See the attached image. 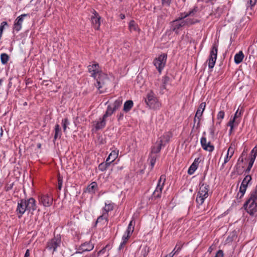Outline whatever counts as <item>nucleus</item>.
<instances>
[{
	"instance_id": "obj_1",
	"label": "nucleus",
	"mask_w": 257,
	"mask_h": 257,
	"mask_svg": "<svg viewBox=\"0 0 257 257\" xmlns=\"http://www.w3.org/2000/svg\"><path fill=\"white\" fill-rule=\"evenodd\" d=\"M61 244V237L58 234L47 242L46 248L48 250H52L53 253L57 251L58 247H60Z\"/></svg>"
},
{
	"instance_id": "obj_2",
	"label": "nucleus",
	"mask_w": 257,
	"mask_h": 257,
	"mask_svg": "<svg viewBox=\"0 0 257 257\" xmlns=\"http://www.w3.org/2000/svg\"><path fill=\"white\" fill-rule=\"evenodd\" d=\"M97 81V84L95 85L96 87L99 90L100 93H103V91L101 90L100 89L104 87L106 89V85L109 80L107 75L105 73L100 74L96 78H95Z\"/></svg>"
},
{
	"instance_id": "obj_3",
	"label": "nucleus",
	"mask_w": 257,
	"mask_h": 257,
	"mask_svg": "<svg viewBox=\"0 0 257 257\" xmlns=\"http://www.w3.org/2000/svg\"><path fill=\"white\" fill-rule=\"evenodd\" d=\"M208 186H204L202 185L200 186L199 191L198 193L196 202L199 205H201L205 198L208 196V190L207 188Z\"/></svg>"
},
{
	"instance_id": "obj_4",
	"label": "nucleus",
	"mask_w": 257,
	"mask_h": 257,
	"mask_svg": "<svg viewBox=\"0 0 257 257\" xmlns=\"http://www.w3.org/2000/svg\"><path fill=\"white\" fill-rule=\"evenodd\" d=\"M167 57V54L164 53L154 60V64L160 73H161L162 70L164 68L166 64Z\"/></svg>"
},
{
	"instance_id": "obj_5",
	"label": "nucleus",
	"mask_w": 257,
	"mask_h": 257,
	"mask_svg": "<svg viewBox=\"0 0 257 257\" xmlns=\"http://www.w3.org/2000/svg\"><path fill=\"white\" fill-rule=\"evenodd\" d=\"M145 101L147 105L151 108L157 109L160 106V103L158 101L157 99L152 92L148 94Z\"/></svg>"
},
{
	"instance_id": "obj_6",
	"label": "nucleus",
	"mask_w": 257,
	"mask_h": 257,
	"mask_svg": "<svg viewBox=\"0 0 257 257\" xmlns=\"http://www.w3.org/2000/svg\"><path fill=\"white\" fill-rule=\"evenodd\" d=\"M88 70L89 72L91 74V76L94 79L99 76L100 74L103 73L100 70L99 64L97 63L89 65L88 66Z\"/></svg>"
},
{
	"instance_id": "obj_7",
	"label": "nucleus",
	"mask_w": 257,
	"mask_h": 257,
	"mask_svg": "<svg viewBox=\"0 0 257 257\" xmlns=\"http://www.w3.org/2000/svg\"><path fill=\"white\" fill-rule=\"evenodd\" d=\"M217 47L218 45L215 42L210 53V68H213L215 65L217 55Z\"/></svg>"
},
{
	"instance_id": "obj_8",
	"label": "nucleus",
	"mask_w": 257,
	"mask_h": 257,
	"mask_svg": "<svg viewBox=\"0 0 257 257\" xmlns=\"http://www.w3.org/2000/svg\"><path fill=\"white\" fill-rule=\"evenodd\" d=\"M243 207L247 212L251 215H255L257 212V204L254 200H251L249 203H247L246 205L245 202Z\"/></svg>"
},
{
	"instance_id": "obj_9",
	"label": "nucleus",
	"mask_w": 257,
	"mask_h": 257,
	"mask_svg": "<svg viewBox=\"0 0 257 257\" xmlns=\"http://www.w3.org/2000/svg\"><path fill=\"white\" fill-rule=\"evenodd\" d=\"M94 245L90 242H85L82 244L78 248V250L73 254L74 255L77 254L82 253L84 251H89L93 249Z\"/></svg>"
},
{
	"instance_id": "obj_10",
	"label": "nucleus",
	"mask_w": 257,
	"mask_h": 257,
	"mask_svg": "<svg viewBox=\"0 0 257 257\" xmlns=\"http://www.w3.org/2000/svg\"><path fill=\"white\" fill-rule=\"evenodd\" d=\"M26 210H27L26 200H20L19 201H18L16 210L17 213L20 214L19 215V217L20 218L22 215L24 214Z\"/></svg>"
},
{
	"instance_id": "obj_11",
	"label": "nucleus",
	"mask_w": 257,
	"mask_h": 257,
	"mask_svg": "<svg viewBox=\"0 0 257 257\" xmlns=\"http://www.w3.org/2000/svg\"><path fill=\"white\" fill-rule=\"evenodd\" d=\"M29 14H23L19 16L15 20L14 25V29L16 31L18 32L21 30L22 28V25L25 17H28Z\"/></svg>"
},
{
	"instance_id": "obj_12",
	"label": "nucleus",
	"mask_w": 257,
	"mask_h": 257,
	"mask_svg": "<svg viewBox=\"0 0 257 257\" xmlns=\"http://www.w3.org/2000/svg\"><path fill=\"white\" fill-rule=\"evenodd\" d=\"M198 11L197 7L194 8L192 10L189 11L188 12L182 13L180 14V16L176 20H178L179 21H182L185 20V19L189 17H193L195 16Z\"/></svg>"
},
{
	"instance_id": "obj_13",
	"label": "nucleus",
	"mask_w": 257,
	"mask_h": 257,
	"mask_svg": "<svg viewBox=\"0 0 257 257\" xmlns=\"http://www.w3.org/2000/svg\"><path fill=\"white\" fill-rule=\"evenodd\" d=\"M251 180V177L249 175H247L242 180V182L240 186V192H241V195L244 194L247 185Z\"/></svg>"
},
{
	"instance_id": "obj_14",
	"label": "nucleus",
	"mask_w": 257,
	"mask_h": 257,
	"mask_svg": "<svg viewBox=\"0 0 257 257\" xmlns=\"http://www.w3.org/2000/svg\"><path fill=\"white\" fill-rule=\"evenodd\" d=\"M184 26H185L183 21H179L178 20H175L171 23V30L176 34H178L179 30Z\"/></svg>"
},
{
	"instance_id": "obj_15",
	"label": "nucleus",
	"mask_w": 257,
	"mask_h": 257,
	"mask_svg": "<svg viewBox=\"0 0 257 257\" xmlns=\"http://www.w3.org/2000/svg\"><path fill=\"white\" fill-rule=\"evenodd\" d=\"M94 15L91 17L92 24L95 30H98L100 25V17L99 15L95 11L93 14Z\"/></svg>"
},
{
	"instance_id": "obj_16",
	"label": "nucleus",
	"mask_w": 257,
	"mask_h": 257,
	"mask_svg": "<svg viewBox=\"0 0 257 257\" xmlns=\"http://www.w3.org/2000/svg\"><path fill=\"white\" fill-rule=\"evenodd\" d=\"M40 201L44 206L48 207L52 204L53 199L48 195H43L40 198Z\"/></svg>"
},
{
	"instance_id": "obj_17",
	"label": "nucleus",
	"mask_w": 257,
	"mask_h": 257,
	"mask_svg": "<svg viewBox=\"0 0 257 257\" xmlns=\"http://www.w3.org/2000/svg\"><path fill=\"white\" fill-rule=\"evenodd\" d=\"M27 210L29 211H34L37 209L36 201L33 198H30L26 200Z\"/></svg>"
},
{
	"instance_id": "obj_18",
	"label": "nucleus",
	"mask_w": 257,
	"mask_h": 257,
	"mask_svg": "<svg viewBox=\"0 0 257 257\" xmlns=\"http://www.w3.org/2000/svg\"><path fill=\"white\" fill-rule=\"evenodd\" d=\"M106 125L105 119H103V117L100 118L99 121H95L93 122V125L95 131L101 130L105 127Z\"/></svg>"
},
{
	"instance_id": "obj_19",
	"label": "nucleus",
	"mask_w": 257,
	"mask_h": 257,
	"mask_svg": "<svg viewBox=\"0 0 257 257\" xmlns=\"http://www.w3.org/2000/svg\"><path fill=\"white\" fill-rule=\"evenodd\" d=\"M234 152V148L232 147V145L229 147L228 149L227 154L224 158V163L222 164V166L224 164H226L228 162L229 159L232 157Z\"/></svg>"
},
{
	"instance_id": "obj_20",
	"label": "nucleus",
	"mask_w": 257,
	"mask_h": 257,
	"mask_svg": "<svg viewBox=\"0 0 257 257\" xmlns=\"http://www.w3.org/2000/svg\"><path fill=\"white\" fill-rule=\"evenodd\" d=\"M118 152V151H112L107 158V162H108L109 164L113 162L117 158Z\"/></svg>"
},
{
	"instance_id": "obj_21",
	"label": "nucleus",
	"mask_w": 257,
	"mask_h": 257,
	"mask_svg": "<svg viewBox=\"0 0 257 257\" xmlns=\"http://www.w3.org/2000/svg\"><path fill=\"white\" fill-rule=\"evenodd\" d=\"M163 186H159L157 185L155 190L154 191L153 194V197L155 199L160 198L161 196L162 189Z\"/></svg>"
},
{
	"instance_id": "obj_22",
	"label": "nucleus",
	"mask_w": 257,
	"mask_h": 257,
	"mask_svg": "<svg viewBox=\"0 0 257 257\" xmlns=\"http://www.w3.org/2000/svg\"><path fill=\"white\" fill-rule=\"evenodd\" d=\"M171 136L169 133H167L163 135V136H161L159 140V142L160 143H161L162 145L164 146L165 145V144L168 143L170 139Z\"/></svg>"
},
{
	"instance_id": "obj_23",
	"label": "nucleus",
	"mask_w": 257,
	"mask_h": 257,
	"mask_svg": "<svg viewBox=\"0 0 257 257\" xmlns=\"http://www.w3.org/2000/svg\"><path fill=\"white\" fill-rule=\"evenodd\" d=\"M129 30L131 32H139L140 29L137 23L134 21H131L128 25Z\"/></svg>"
},
{
	"instance_id": "obj_24",
	"label": "nucleus",
	"mask_w": 257,
	"mask_h": 257,
	"mask_svg": "<svg viewBox=\"0 0 257 257\" xmlns=\"http://www.w3.org/2000/svg\"><path fill=\"white\" fill-rule=\"evenodd\" d=\"M244 58V54L241 51L236 54L234 56V62L236 64L241 63Z\"/></svg>"
},
{
	"instance_id": "obj_25",
	"label": "nucleus",
	"mask_w": 257,
	"mask_h": 257,
	"mask_svg": "<svg viewBox=\"0 0 257 257\" xmlns=\"http://www.w3.org/2000/svg\"><path fill=\"white\" fill-rule=\"evenodd\" d=\"M133 104L134 103L132 100H127L124 104L123 110L126 112L129 111L133 107Z\"/></svg>"
},
{
	"instance_id": "obj_26",
	"label": "nucleus",
	"mask_w": 257,
	"mask_h": 257,
	"mask_svg": "<svg viewBox=\"0 0 257 257\" xmlns=\"http://www.w3.org/2000/svg\"><path fill=\"white\" fill-rule=\"evenodd\" d=\"M162 146H164L162 145L161 143H160L159 141H157L152 149V153L157 154L160 152Z\"/></svg>"
},
{
	"instance_id": "obj_27",
	"label": "nucleus",
	"mask_w": 257,
	"mask_h": 257,
	"mask_svg": "<svg viewBox=\"0 0 257 257\" xmlns=\"http://www.w3.org/2000/svg\"><path fill=\"white\" fill-rule=\"evenodd\" d=\"M97 187V183L95 182H93L87 187V191L90 193H94Z\"/></svg>"
},
{
	"instance_id": "obj_28",
	"label": "nucleus",
	"mask_w": 257,
	"mask_h": 257,
	"mask_svg": "<svg viewBox=\"0 0 257 257\" xmlns=\"http://www.w3.org/2000/svg\"><path fill=\"white\" fill-rule=\"evenodd\" d=\"M205 106H206L205 102H202L200 104V105L197 109V111L196 113V117H201V116L205 108Z\"/></svg>"
},
{
	"instance_id": "obj_29",
	"label": "nucleus",
	"mask_w": 257,
	"mask_h": 257,
	"mask_svg": "<svg viewBox=\"0 0 257 257\" xmlns=\"http://www.w3.org/2000/svg\"><path fill=\"white\" fill-rule=\"evenodd\" d=\"M61 136V129L58 124H56L55 126V134L54 137V141L57 139H60Z\"/></svg>"
},
{
	"instance_id": "obj_30",
	"label": "nucleus",
	"mask_w": 257,
	"mask_h": 257,
	"mask_svg": "<svg viewBox=\"0 0 257 257\" xmlns=\"http://www.w3.org/2000/svg\"><path fill=\"white\" fill-rule=\"evenodd\" d=\"M201 145L202 148L206 151L208 150L209 143H207L206 138L204 137H202L200 140Z\"/></svg>"
},
{
	"instance_id": "obj_31",
	"label": "nucleus",
	"mask_w": 257,
	"mask_h": 257,
	"mask_svg": "<svg viewBox=\"0 0 257 257\" xmlns=\"http://www.w3.org/2000/svg\"><path fill=\"white\" fill-rule=\"evenodd\" d=\"M114 111V110L113 109L112 107L110 105H108L107 106V110L102 117H103V119H106V117L111 115Z\"/></svg>"
},
{
	"instance_id": "obj_32",
	"label": "nucleus",
	"mask_w": 257,
	"mask_h": 257,
	"mask_svg": "<svg viewBox=\"0 0 257 257\" xmlns=\"http://www.w3.org/2000/svg\"><path fill=\"white\" fill-rule=\"evenodd\" d=\"M170 78L168 76H164L162 79V84L161 86V89L163 90L166 88V85L168 84Z\"/></svg>"
},
{
	"instance_id": "obj_33",
	"label": "nucleus",
	"mask_w": 257,
	"mask_h": 257,
	"mask_svg": "<svg viewBox=\"0 0 257 257\" xmlns=\"http://www.w3.org/2000/svg\"><path fill=\"white\" fill-rule=\"evenodd\" d=\"M122 99L121 98H118L117 99H116L114 103H113V107H112L113 109L115 111L117 110L121 105L122 104Z\"/></svg>"
},
{
	"instance_id": "obj_34",
	"label": "nucleus",
	"mask_w": 257,
	"mask_h": 257,
	"mask_svg": "<svg viewBox=\"0 0 257 257\" xmlns=\"http://www.w3.org/2000/svg\"><path fill=\"white\" fill-rule=\"evenodd\" d=\"M191 17H189L188 18L183 20V23L184 26H190L191 25L195 24L197 21L194 19H192L190 18Z\"/></svg>"
},
{
	"instance_id": "obj_35",
	"label": "nucleus",
	"mask_w": 257,
	"mask_h": 257,
	"mask_svg": "<svg viewBox=\"0 0 257 257\" xmlns=\"http://www.w3.org/2000/svg\"><path fill=\"white\" fill-rule=\"evenodd\" d=\"M255 159V156L254 155H253V157H251L250 160H249V162L248 163V167L245 171V173H248L249 172L251 168L252 167V165L253 164Z\"/></svg>"
},
{
	"instance_id": "obj_36",
	"label": "nucleus",
	"mask_w": 257,
	"mask_h": 257,
	"mask_svg": "<svg viewBox=\"0 0 257 257\" xmlns=\"http://www.w3.org/2000/svg\"><path fill=\"white\" fill-rule=\"evenodd\" d=\"M110 164L106 160L105 162H103L100 164L98 166V168L101 171H104L107 169Z\"/></svg>"
},
{
	"instance_id": "obj_37",
	"label": "nucleus",
	"mask_w": 257,
	"mask_h": 257,
	"mask_svg": "<svg viewBox=\"0 0 257 257\" xmlns=\"http://www.w3.org/2000/svg\"><path fill=\"white\" fill-rule=\"evenodd\" d=\"M257 199V192L254 191H253L251 192L250 197L246 201V205L247 203H249L251 200L255 201Z\"/></svg>"
},
{
	"instance_id": "obj_38",
	"label": "nucleus",
	"mask_w": 257,
	"mask_h": 257,
	"mask_svg": "<svg viewBox=\"0 0 257 257\" xmlns=\"http://www.w3.org/2000/svg\"><path fill=\"white\" fill-rule=\"evenodd\" d=\"M9 60V56L6 53H3L1 55V61L3 64H6Z\"/></svg>"
},
{
	"instance_id": "obj_39",
	"label": "nucleus",
	"mask_w": 257,
	"mask_h": 257,
	"mask_svg": "<svg viewBox=\"0 0 257 257\" xmlns=\"http://www.w3.org/2000/svg\"><path fill=\"white\" fill-rule=\"evenodd\" d=\"M103 220H105L106 222L108 221V213L106 212H103L102 215L98 217L96 223L100 222Z\"/></svg>"
},
{
	"instance_id": "obj_40",
	"label": "nucleus",
	"mask_w": 257,
	"mask_h": 257,
	"mask_svg": "<svg viewBox=\"0 0 257 257\" xmlns=\"http://www.w3.org/2000/svg\"><path fill=\"white\" fill-rule=\"evenodd\" d=\"M70 122L67 118H65L62 120V125L63 129V131L65 132L69 125Z\"/></svg>"
},
{
	"instance_id": "obj_41",
	"label": "nucleus",
	"mask_w": 257,
	"mask_h": 257,
	"mask_svg": "<svg viewBox=\"0 0 257 257\" xmlns=\"http://www.w3.org/2000/svg\"><path fill=\"white\" fill-rule=\"evenodd\" d=\"M113 208V204H111L110 203L108 204H107L106 203H105V206L103 208V210L104 211V212H106L107 213H108V212L112 210Z\"/></svg>"
},
{
	"instance_id": "obj_42",
	"label": "nucleus",
	"mask_w": 257,
	"mask_h": 257,
	"mask_svg": "<svg viewBox=\"0 0 257 257\" xmlns=\"http://www.w3.org/2000/svg\"><path fill=\"white\" fill-rule=\"evenodd\" d=\"M197 166L195 165V163H192L188 169V173L189 175L193 174L195 171V170L197 169Z\"/></svg>"
},
{
	"instance_id": "obj_43",
	"label": "nucleus",
	"mask_w": 257,
	"mask_h": 257,
	"mask_svg": "<svg viewBox=\"0 0 257 257\" xmlns=\"http://www.w3.org/2000/svg\"><path fill=\"white\" fill-rule=\"evenodd\" d=\"M165 181H166V176L164 175H162L159 180L157 185H159V186L164 187Z\"/></svg>"
},
{
	"instance_id": "obj_44",
	"label": "nucleus",
	"mask_w": 257,
	"mask_h": 257,
	"mask_svg": "<svg viewBox=\"0 0 257 257\" xmlns=\"http://www.w3.org/2000/svg\"><path fill=\"white\" fill-rule=\"evenodd\" d=\"M8 26V24L7 23V22H3L1 24V26H0V39H1V37L2 36V34H3V31L5 29V27L6 26Z\"/></svg>"
},
{
	"instance_id": "obj_45",
	"label": "nucleus",
	"mask_w": 257,
	"mask_h": 257,
	"mask_svg": "<svg viewBox=\"0 0 257 257\" xmlns=\"http://www.w3.org/2000/svg\"><path fill=\"white\" fill-rule=\"evenodd\" d=\"M167 17V15L165 13H162L158 18V22L162 23Z\"/></svg>"
},
{
	"instance_id": "obj_46",
	"label": "nucleus",
	"mask_w": 257,
	"mask_h": 257,
	"mask_svg": "<svg viewBox=\"0 0 257 257\" xmlns=\"http://www.w3.org/2000/svg\"><path fill=\"white\" fill-rule=\"evenodd\" d=\"M149 251V250L148 248H147V247H144L141 251V253H142V255L143 256V257L147 256V255L148 254Z\"/></svg>"
},
{
	"instance_id": "obj_47",
	"label": "nucleus",
	"mask_w": 257,
	"mask_h": 257,
	"mask_svg": "<svg viewBox=\"0 0 257 257\" xmlns=\"http://www.w3.org/2000/svg\"><path fill=\"white\" fill-rule=\"evenodd\" d=\"M130 234H126L125 233H124V234L123 235L122 237V240L123 242H125V243H126L127 241L128 240V238H130Z\"/></svg>"
},
{
	"instance_id": "obj_48",
	"label": "nucleus",
	"mask_w": 257,
	"mask_h": 257,
	"mask_svg": "<svg viewBox=\"0 0 257 257\" xmlns=\"http://www.w3.org/2000/svg\"><path fill=\"white\" fill-rule=\"evenodd\" d=\"M241 113H242L241 109L239 110V109H238L237 110V111H236L235 113L234 114V117L233 118H234V120H235L236 118H237V117H239L241 115Z\"/></svg>"
},
{
	"instance_id": "obj_49",
	"label": "nucleus",
	"mask_w": 257,
	"mask_h": 257,
	"mask_svg": "<svg viewBox=\"0 0 257 257\" xmlns=\"http://www.w3.org/2000/svg\"><path fill=\"white\" fill-rule=\"evenodd\" d=\"M156 157H152L151 159H150V164H151V168H153L154 166V165L156 163Z\"/></svg>"
},
{
	"instance_id": "obj_50",
	"label": "nucleus",
	"mask_w": 257,
	"mask_h": 257,
	"mask_svg": "<svg viewBox=\"0 0 257 257\" xmlns=\"http://www.w3.org/2000/svg\"><path fill=\"white\" fill-rule=\"evenodd\" d=\"M224 116V112L223 111H220L217 114V119H222L223 118Z\"/></svg>"
},
{
	"instance_id": "obj_51",
	"label": "nucleus",
	"mask_w": 257,
	"mask_h": 257,
	"mask_svg": "<svg viewBox=\"0 0 257 257\" xmlns=\"http://www.w3.org/2000/svg\"><path fill=\"white\" fill-rule=\"evenodd\" d=\"M223 252L222 250H218L214 257H223Z\"/></svg>"
},
{
	"instance_id": "obj_52",
	"label": "nucleus",
	"mask_w": 257,
	"mask_h": 257,
	"mask_svg": "<svg viewBox=\"0 0 257 257\" xmlns=\"http://www.w3.org/2000/svg\"><path fill=\"white\" fill-rule=\"evenodd\" d=\"M171 0H162V5L164 6H169Z\"/></svg>"
},
{
	"instance_id": "obj_53",
	"label": "nucleus",
	"mask_w": 257,
	"mask_h": 257,
	"mask_svg": "<svg viewBox=\"0 0 257 257\" xmlns=\"http://www.w3.org/2000/svg\"><path fill=\"white\" fill-rule=\"evenodd\" d=\"M251 157H253V155L256 157L257 155V146H255L251 151Z\"/></svg>"
},
{
	"instance_id": "obj_54",
	"label": "nucleus",
	"mask_w": 257,
	"mask_h": 257,
	"mask_svg": "<svg viewBox=\"0 0 257 257\" xmlns=\"http://www.w3.org/2000/svg\"><path fill=\"white\" fill-rule=\"evenodd\" d=\"M234 121V118H233L230 119L228 123V125L231 127V130H233Z\"/></svg>"
},
{
	"instance_id": "obj_55",
	"label": "nucleus",
	"mask_w": 257,
	"mask_h": 257,
	"mask_svg": "<svg viewBox=\"0 0 257 257\" xmlns=\"http://www.w3.org/2000/svg\"><path fill=\"white\" fill-rule=\"evenodd\" d=\"M133 231H134V227H133V229H132L131 227L128 226L127 230H126L125 233L131 235V234L133 232Z\"/></svg>"
},
{
	"instance_id": "obj_56",
	"label": "nucleus",
	"mask_w": 257,
	"mask_h": 257,
	"mask_svg": "<svg viewBox=\"0 0 257 257\" xmlns=\"http://www.w3.org/2000/svg\"><path fill=\"white\" fill-rule=\"evenodd\" d=\"M243 195H244V194L241 195V192H240V191H239L236 196V198H237V200H238V202H239L240 201V199L242 198V197L243 196Z\"/></svg>"
},
{
	"instance_id": "obj_57",
	"label": "nucleus",
	"mask_w": 257,
	"mask_h": 257,
	"mask_svg": "<svg viewBox=\"0 0 257 257\" xmlns=\"http://www.w3.org/2000/svg\"><path fill=\"white\" fill-rule=\"evenodd\" d=\"M62 179L61 178V177L59 176L58 178V188L59 190H61L62 185Z\"/></svg>"
},
{
	"instance_id": "obj_58",
	"label": "nucleus",
	"mask_w": 257,
	"mask_h": 257,
	"mask_svg": "<svg viewBox=\"0 0 257 257\" xmlns=\"http://www.w3.org/2000/svg\"><path fill=\"white\" fill-rule=\"evenodd\" d=\"M109 248V245H106L105 246V247H104L103 248H102V249H101L99 251V253H104V251L106 249V248Z\"/></svg>"
},
{
	"instance_id": "obj_59",
	"label": "nucleus",
	"mask_w": 257,
	"mask_h": 257,
	"mask_svg": "<svg viewBox=\"0 0 257 257\" xmlns=\"http://www.w3.org/2000/svg\"><path fill=\"white\" fill-rule=\"evenodd\" d=\"M256 3V0H249V3L251 7L254 6Z\"/></svg>"
},
{
	"instance_id": "obj_60",
	"label": "nucleus",
	"mask_w": 257,
	"mask_h": 257,
	"mask_svg": "<svg viewBox=\"0 0 257 257\" xmlns=\"http://www.w3.org/2000/svg\"><path fill=\"white\" fill-rule=\"evenodd\" d=\"M125 244H126V243H125V242H124L122 241V242L120 243V245H119V246L118 250H121L122 249H123V248L124 247V245H125Z\"/></svg>"
},
{
	"instance_id": "obj_61",
	"label": "nucleus",
	"mask_w": 257,
	"mask_h": 257,
	"mask_svg": "<svg viewBox=\"0 0 257 257\" xmlns=\"http://www.w3.org/2000/svg\"><path fill=\"white\" fill-rule=\"evenodd\" d=\"M200 161V158H196L193 163H195V165L198 166L199 162Z\"/></svg>"
},
{
	"instance_id": "obj_62",
	"label": "nucleus",
	"mask_w": 257,
	"mask_h": 257,
	"mask_svg": "<svg viewBox=\"0 0 257 257\" xmlns=\"http://www.w3.org/2000/svg\"><path fill=\"white\" fill-rule=\"evenodd\" d=\"M200 117H196V115L195 116L194 121L195 123L197 121V125L199 123Z\"/></svg>"
},
{
	"instance_id": "obj_63",
	"label": "nucleus",
	"mask_w": 257,
	"mask_h": 257,
	"mask_svg": "<svg viewBox=\"0 0 257 257\" xmlns=\"http://www.w3.org/2000/svg\"><path fill=\"white\" fill-rule=\"evenodd\" d=\"M30 250L29 249H27L24 257H29L30 256Z\"/></svg>"
},
{
	"instance_id": "obj_64",
	"label": "nucleus",
	"mask_w": 257,
	"mask_h": 257,
	"mask_svg": "<svg viewBox=\"0 0 257 257\" xmlns=\"http://www.w3.org/2000/svg\"><path fill=\"white\" fill-rule=\"evenodd\" d=\"M123 116V113H120L119 114V115L118 116V119H120L122 118Z\"/></svg>"
}]
</instances>
